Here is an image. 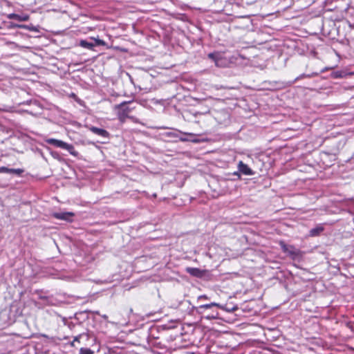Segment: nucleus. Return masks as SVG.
I'll list each match as a JSON object with an SVG mask.
<instances>
[{
  "label": "nucleus",
  "mask_w": 354,
  "mask_h": 354,
  "mask_svg": "<svg viewBox=\"0 0 354 354\" xmlns=\"http://www.w3.org/2000/svg\"><path fill=\"white\" fill-rule=\"evenodd\" d=\"M106 44L105 41L100 39H95L91 37L88 40L82 39L80 41V46L82 48L88 49V50H94V47L104 46Z\"/></svg>",
  "instance_id": "1"
},
{
  "label": "nucleus",
  "mask_w": 354,
  "mask_h": 354,
  "mask_svg": "<svg viewBox=\"0 0 354 354\" xmlns=\"http://www.w3.org/2000/svg\"><path fill=\"white\" fill-rule=\"evenodd\" d=\"M214 308H218L223 309V307L221 304L216 302H212L210 304H206L199 306L197 308V313L200 314H205L208 310L214 309Z\"/></svg>",
  "instance_id": "2"
},
{
  "label": "nucleus",
  "mask_w": 354,
  "mask_h": 354,
  "mask_svg": "<svg viewBox=\"0 0 354 354\" xmlns=\"http://www.w3.org/2000/svg\"><path fill=\"white\" fill-rule=\"evenodd\" d=\"M238 169L239 171L234 172V174L240 176L239 172L247 175V176H251L253 175L254 173V171L245 163H243L242 161H240L238 164Z\"/></svg>",
  "instance_id": "3"
},
{
  "label": "nucleus",
  "mask_w": 354,
  "mask_h": 354,
  "mask_svg": "<svg viewBox=\"0 0 354 354\" xmlns=\"http://www.w3.org/2000/svg\"><path fill=\"white\" fill-rule=\"evenodd\" d=\"M57 147L67 150L72 156L77 157L78 152L75 151L73 145L68 144L62 140H59Z\"/></svg>",
  "instance_id": "4"
},
{
  "label": "nucleus",
  "mask_w": 354,
  "mask_h": 354,
  "mask_svg": "<svg viewBox=\"0 0 354 354\" xmlns=\"http://www.w3.org/2000/svg\"><path fill=\"white\" fill-rule=\"evenodd\" d=\"M131 103V101L122 102L120 104H116L115 106V110L120 111L124 113L129 115V113L134 109V107H131L129 106V104Z\"/></svg>",
  "instance_id": "5"
},
{
  "label": "nucleus",
  "mask_w": 354,
  "mask_h": 354,
  "mask_svg": "<svg viewBox=\"0 0 354 354\" xmlns=\"http://www.w3.org/2000/svg\"><path fill=\"white\" fill-rule=\"evenodd\" d=\"M185 270L190 275L195 277H198V278L203 277L206 272V271L204 270H201L197 268H192V267L186 268Z\"/></svg>",
  "instance_id": "6"
},
{
  "label": "nucleus",
  "mask_w": 354,
  "mask_h": 354,
  "mask_svg": "<svg viewBox=\"0 0 354 354\" xmlns=\"http://www.w3.org/2000/svg\"><path fill=\"white\" fill-rule=\"evenodd\" d=\"M88 129L94 134L99 136L104 139H109L110 133L104 129L97 128L96 127H90Z\"/></svg>",
  "instance_id": "7"
},
{
  "label": "nucleus",
  "mask_w": 354,
  "mask_h": 354,
  "mask_svg": "<svg viewBox=\"0 0 354 354\" xmlns=\"http://www.w3.org/2000/svg\"><path fill=\"white\" fill-rule=\"evenodd\" d=\"M24 172V170L21 168L10 169V168H8L4 166L0 167V174L6 173V174H14L17 176H21Z\"/></svg>",
  "instance_id": "8"
},
{
  "label": "nucleus",
  "mask_w": 354,
  "mask_h": 354,
  "mask_svg": "<svg viewBox=\"0 0 354 354\" xmlns=\"http://www.w3.org/2000/svg\"><path fill=\"white\" fill-rule=\"evenodd\" d=\"M54 218L59 220L69 221L74 216V213L70 212H55L53 214Z\"/></svg>",
  "instance_id": "9"
},
{
  "label": "nucleus",
  "mask_w": 354,
  "mask_h": 354,
  "mask_svg": "<svg viewBox=\"0 0 354 354\" xmlns=\"http://www.w3.org/2000/svg\"><path fill=\"white\" fill-rule=\"evenodd\" d=\"M8 18L10 19H15L19 21H26L29 19V16L26 14L20 15L15 13H11L8 15Z\"/></svg>",
  "instance_id": "10"
},
{
  "label": "nucleus",
  "mask_w": 354,
  "mask_h": 354,
  "mask_svg": "<svg viewBox=\"0 0 354 354\" xmlns=\"http://www.w3.org/2000/svg\"><path fill=\"white\" fill-rule=\"evenodd\" d=\"M324 227L322 225H319L309 231V235L310 236H317L324 231Z\"/></svg>",
  "instance_id": "11"
},
{
  "label": "nucleus",
  "mask_w": 354,
  "mask_h": 354,
  "mask_svg": "<svg viewBox=\"0 0 354 354\" xmlns=\"http://www.w3.org/2000/svg\"><path fill=\"white\" fill-rule=\"evenodd\" d=\"M208 57L213 60L216 66H218V62L221 59V56L218 52L210 53L208 54Z\"/></svg>",
  "instance_id": "12"
},
{
  "label": "nucleus",
  "mask_w": 354,
  "mask_h": 354,
  "mask_svg": "<svg viewBox=\"0 0 354 354\" xmlns=\"http://www.w3.org/2000/svg\"><path fill=\"white\" fill-rule=\"evenodd\" d=\"M209 313H205L203 314V317L207 319H216L218 317L219 313L217 310H215L214 309L209 310Z\"/></svg>",
  "instance_id": "13"
},
{
  "label": "nucleus",
  "mask_w": 354,
  "mask_h": 354,
  "mask_svg": "<svg viewBox=\"0 0 354 354\" xmlns=\"http://www.w3.org/2000/svg\"><path fill=\"white\" fill-rule=\"evenodd\" d=\"M11 27H18L21 28L27 29L31 31L37 32L38 29L37 27L34 26L33 25H24V24H12L10 25Z\"/></svg>",
  "instance_id": "14"
},
{
  "label": "nucleus",
  "mask_w": 354,
  "mask_h": 354,
  "mask_svg": "<svg viewBox=\"0 0 354 354\" xmlns=\"http://www.w3.org/2000/svg\"><path fill=\"white\" fill-rule=\"evenodd\" d=\"M88 339V335L86 334L83 333V334H80V335L75 337L73 341L71 342V345L72 346H75V344L76 342L80 343L81 339Z\"/></svg>",
  "instance_id": "15"
},
{
  "label": "nucleus",
  "mask_w": 354,
  "mask_h": 354,
  "mask_svg": "<svg viewBox=\"0 0 354 354\" xmlns=\"http://www.w3.org/2000/svg\"><path fill=\"white\" fill-rule=\"evenodd\" d=\"M117 115H118V119L120 121L124 122L125 121V120L129 118V115L126 114V113H124L120 111H118V113H117Z\"/></svg>",
  "instance_id": "16"
},
{
  "label": "nucleus",
  "mask_w": 354,
  "mask_h": 354,
  "mask_svg": "<svg viewBox=\"0 0 354 354\" xmlns=\"http://www.w3.org/2000/svg\"><path fill=\"white\" fill-rule=\"evenodd\" d=\"M94 352L88 348H81L80 354H93Z\"/></svg>",
  "instance_id": "17"
},
{
  "label": "nucleus",
  "mask_w": 354,
  "mask_h": 354,
  "mask_svg": "<svg viewBox=\"0 0 354 354\" xmlns=\"http://www.w3.org/2000/svg\"><path fill=\"white\" fill-rule=\"evenodd\" d=\"M59 140H57V139H55V138H50V139H48L46 140V142L48 144H49V145H53L55 147H57Z\"/></svg>",
  "instance_id": "18"
},
{
  "label": "nucleus",
  "mask_w": 354,
  "mask_h": 354,
  "mask_svg": "<svg viewBox=\"0 0 354 354\" xmlns=\"http://www.w3.org/2000/svg\"><path fill=\"white\" fill-rule=\"evenodd\" d=\"M290 248H291L292 250H289L288 249V252H288V253H289V254H291V255H295V254H297V252H296V251H295V248H294L293 247H292V246H290Z\"/></svg>",
  "instance_id": "19"
},
{
  "label": "nucleus",
  "mask_w": 354,
  "mask_h": 354,
  "mask_svg": "<svg viewBox=\"0 0 354 354\" xmlns=\"http://www.w3.org/2000/svg\"><path fill=\"white\" fill-rule=\"evenodd\" d=\"M208 297L205 295H200L198 297V300H202V299H208Z\"/></svg>",
  "instance_id": "20"
},
{
  "label": "nucleus",
  "mask_w": 354,
  "mask_h": 354,
  "mask_svg": "<svg viewBox=\"0 0 354 354\" xmlns=\"http://www.w3.org/2000/svg\"><path fill=\"white\" fill-rule=\"evenodd\" d=\"M281 248H282V250L283 252H288V247L286 245H285V244L281 245Z\"/></svg>",
  "instance_id": "21"
},
{
  "label": "nucleus",
  "mask_w": 354,
  "mask_h": 354,
  "mask_svg": "<svg viewBox=\"0 0 354 354\" xmlns=\"http://www.w3.org/2000/svg\"><path fill=\"white\" fill-rule=\"evenodd\" d=\"M299 77H297V78L295 79V81H297V80H299Z\"/></svg>",
  "instance_id": "22"
}]
</instances>
